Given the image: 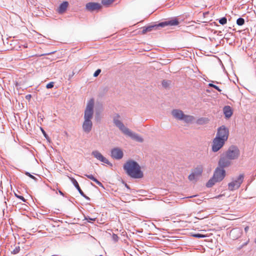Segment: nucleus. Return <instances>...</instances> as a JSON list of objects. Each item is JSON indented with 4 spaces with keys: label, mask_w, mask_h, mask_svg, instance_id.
Segmentation results:
<instances>
[{
    "label": "nucleus",
    "mask_w": 256,
    "mask_h": 256,
    "mask_svg": "<svg viewBox=\"0 0 256 256\" xmlns=\"http://www.w3.org/2000/svg\"><path fill=\"white\" fill-rule=\"evenodd\" d=\"M94 100L93 98H92L86 103L84 114V122L82 124V130L86 134L90 132L92 128V120L94 114Z\"/></svg>",
    "instance_id": "f257e3e1"
},
{
    "label": "nucleus",
    "mask_w": 256,
    "mask_h": 256,
    "mask_svg": "<svg viewBox=\"0 0 256 256\" xmlns=\"http://www.w3.org/2000/svg\"><path fill=\"white\" fill-rule=\"evenodd\" d=\"M113 123L119 130L125 135L130 136L132 139L142 142H143V138L135 132L131 131L129 128L126 127L122 121L121 117L120 114H114L112 118Z\"/></svg>",
    "instance_id": "f03ea898"
},
{
    "label": "nucleus",
    "mask_w": 256,
    "mask_h": 256,
    "mask_svg": "<svg viewBox=\"0 0 256 256\" xmlns=\"http://www.w3.org/2000/svg\"><path fill=\"white\" fill-rule=\"evenodd\" d=\"M124 168L127 174L134 178L143 177V173L140 170L139 164L135 161L129 160L124 164Z\"/></svg>",
    "instance_id": "7ed1b4c3"
},
{
    "label": "nucleus",
    "mask_w": 256,
    "mask_h": 256,
    "mask_svg": "<svg viewBox=\"0 0 256 256\" xmlns=\"http://www.w3.org/2000/svg\"><path fill=\"white\" fill-rule=\"evenodd\" d=\"M226 176V171L224 169L218 167L215 170L213 176L206 183V186L210 188L216 182L222 181Z\"/></svg>",
    "instance_id": "20e7f679"
},
{
    "label": "nucleus",
    "mask_w": 256,
    "mask_h": 256,
    "mask_svg": "<svg viewBox=\"0 0 256 256\" xmlns=\"http://www.w3.org/2000/svg\"><path fill=\"white\" fill-rule=\"evenodd\" d=\"M230 159L234 160L237 159L240 155V152L238 147L232 146L229 148L228 150L224 154Z\"/></svg>",
    "instance_id": "39448f33"
},
{
    "label": "nucleus",
    "mask_w": 256,
    "mask_h": 256,
    "mask_svg": "<svg viewBox=\"0 0 256 256\" xmlns=\"http://www.w3.org/2000/svg\"><path fill=\"white\" fill-rule=\"evenodd\" d=\"M203 166L198 165L192 170L191 174L188 176V180L190 181H196L201 176L203 172Z\"/></svg>",
    "instance_id": "423d86ee"
},
{
    "label": "nucleus",
    "mask_w": 256,
    "mask_h": 256,
    "mask_svg": "<svg viewBox=\"0 0 256 256\" xmlns=\"http://www.w3.org/2000/svg\"><path fill=\"white\" fill-rule=\"evenodd\" d=\"M244 178V175L243 174L239 175L236 179L232 180L231 182L228 184V190H234L238 188L243 182Z\"/></svg>",
    "instance_id": "0eeeda50"
},
{
    "label": "nucleus",
    "mask_w": 256,
    "mask_h": 256,
    "mask_svg": "<svg viewBox=\"0 0 256 256\" xmlns=\"http://www.w3.org/2000/svg\"><path fill=\"white\" fill-rule=\"evenodd\" d=\"M226 142L221 138L216 137L212 141V150L214 152H217L224 146Z\"/></svg>",
    "instance_id": "6e6552de"
},
{
    "label": "nucleus",
    "mask_w": 256,
    "mask_h": 256,
    "mask_svg": "<svg viewBox=\"0 0 256 256\" xmlns=\"http://www.w3.org/2000/svg\"><path fill=\"white\" fill-rule=\"evenodd\" d=\"M228 134L229 131L228 128L225 126H222L218 128L216 137H218L226 141L228 137Z\"/></svg>",
    "instance_id": "1a4fd4ad"
},
{
    "label": "nucleus",
    "mask_w": 256,
    "mask_h": 256,
    "mask_svg": "<svg viewBox=\"0 0 256 256\" xmlns=\"http://www.w3.org/2000/svg\"><path fill=\"white\" fill-rule=\"evenodd\" d=\"M231 159H230L226 156L223 154L218 162V167L224 168L231 164Z\"/></svg>",
    "instance_id": "9d476101"
},
{
    "label": "nucleus",
    "mask_w": 256,
    "mask_h": 256,
    "mask_svg": "<svg viewBox=\"0 0 256 256\" xmlns=\"http://www.w3.org/2000/svg\"><path fill=\"white\" fill-rule=\"evenodd\" d=\"M123 152L118 148H114L111 150V156L115 159L120 160L123 157Z\"/></svg>",
    "instance_id": "9b49d317"
},
{
    "label": "nucleus",
    "mask_w": 256,
    "mask_h": 256,
    "mask_svg": "<svg viewBox=\"0 0 256 256\" xmlns=\"http://www.w3.org/2000/svg\"><path fill=\"white\" fill-rule=\"evenodd\" d=\"M92 156H93L96 158L98 160H100L101 162L104 163L109 164L110 162L108 160H107L105 157H104L101 153H100L98 150H94L92 153Z\"/></svg>",
    "instance_id": "f8f14e48"
},
{
    "label": "nucleus",
    "mask_w": 256,
    "mask_h": 256,
    "mask_svg": "<svg viewBox=\"0 0 256 256\" xmlns=\"http://www.w3.org/2000/svg\"><path fill=\"white\" fill-rule=\"evenodd\" d=\"M102 6L100 4L97 2H88L86 4V8L90 11L98 10L101 8Z\"/></svg>",
    "instance_id": "ddd939ff"
},
{
    "label": "nucleus",
    "mask_w": 256,
    "mask_h": 256,
    "mask_svg": "<svg viewBox=\"0 0 256 256\" xmlns=\"http://www.w3.org/2000/svg\"><path fill=\"white\" fill-rule=\"evenodd\" d=\"M172 114L176 119L182 120L184 114L183 112L180 110L175 109L172 110Z\"/></svg>",
    "instance_id": "4468645a"
},
{
    "label": "nucleus",
    "mask_w": 256,
    "mask_h": 256,
    "mask_svg": "<svg viewBox=\"0 0 256 256\" xmlns=\"http://www.w3.org/2000/svg\"><path fill=\"white\" fill-rule=\"evenodd\" d=\"M178 22L176 19H174L168 21L160 22L158 24V26L164 27L166 26H176L178 24Z\"/></svg>",
    "instance_id": "2eb2a0df"
},
{
    "label": "nucleus",
    "mask_w": 256,
    "mask_h": 256,
    "mask_svg": "<svg viewBox=\"0 0 256 256\" xmlns=\"http://www.w3.org/2000/svg\"><path fill=\"white\" fill-rule=\"evenodd\" d=\"M223 110L224 114L226 118H230L232 116V112L231 108L230 106H225Z\"/></svg>",
    "instance_id": "dca6fc26"
},
{
    "label": "nucleus",
    "mask_w": 256,
    "mask_h": 256,
    "mask_svg": "<svg viewBox=\"0 0 256 256\" xmlns=\"http://www.w3.org/2000/svg\"><path fill=\"white\" fill-rule=\"evenodd\" d=\"M195 120V118L192 116L184 114L182 120L187 124H190L193 122Z\"/></svg>",
    "instance_id": "f3484780"
},
{
    "label": "nucleus",
    "mask_w": 256,
    "mask_h": 256,
    "mask_svg": "<svg viewBox=\"0 0 256 256\" xmlns=\"http://www.w3.org/2000/svg\"><path fill=\"white\" fill-rule=\"evenodd\" d=\"M209 120L206 118H200L196 121V124L199 125H203L208 123Z\"/></svg>",
    "instance_id": "a211bd4d"
},
{
    "label": "nucleus",
    "mask_w": 256,
    "mask_h": 256,
    "mask_svg": "<svg viewBox=\"0 0 256 256\" xmlns=\"http://www.w3.org/2000/svg\"><path fill=\"white\" fill-rule=\"evenodd\" d=\"M158 26H158H148L143 27L142 30V34H146L147 32H151L154 28Z\"/></svg>",
    "instance_id": "6ab92c4d"
},
{
    "label": "nucleus",
    "mask_w": 256,
    "mask_h": 256,
    "mask_svg": "<svg viewBox=\"0 0 256 256\" xmlns=\"http://www.w3.org/2000/svg\"><path fill=\"white\" fill-rule=\"evenodd\" d=\"M72 182L74 186L76 188L80 195H84V192L82 191V190L80 189L78 184V182L75 180L74 178H72Z\"/></svg>",
    "instance_id": "aec40b11"
},
{
    "label": "nucleus",
    "mask_w": 256,
    "mask_h": 256,
    "mask_svg": "<svg viewBox=\"0 0 256 256\" xmlns=\"http://www.w3.org/2000/svg\"><path fill=\"white\" fill-rule=\"evenodd\" d=\"M114 0H102V4L106 6H108L111 4Z\"/></svg>",
    "instance_id": "412c9836"
},
{
    "label": "nucleus",
    "mask_w": 256,
    "mask_h": 256,
    "mask_svg": "<svg viewBox=\"0 0 256 256\" xmlns=\"http://www.w3.org/2000/svg\"><path fill=\"white\" fill-rule=\"evenodd\" d=\"M244 23V20L243 18H240L236 20V24L238 26H242Z\"/></svg>",
    "instance_id": "4be33fe9"
},
{
    "label": "nucleus",
    "mask_w": 256,
    "mask_h": 256,
    "mask_svg": "<svg viewBox=\"0 0 256 256\" xmlns=\"http://www.w3.org/2000/svg\"><path fill=\"white\" fill-rule=\"evenodd\" d=\"M58 12L62 14L64 12V2L61 3L58 8Z\"/></svg>",
    "instance_id": "5701e85b"
},
{
    "label": "nucleus",
    "mask_w": 256,
    "mask_h": 256,
    "mask_svg": "<svg viewBox=\"0 0 256 256\" xmlns=\"http://www.w3.org/2000/svg\"><path fill=\"white\" fill-rule=\"evenodd\" d=\"M227 19L226 17H223L219 20V22L222 25H224L226 24Z\"/></svg>",
    "instance_id": "b1692460"
},
{
    "label": "nucleus",
    "mask_w": 256,
    "mask_h": 256,
    "mask_svg": "<svg viewBox=\"0 0 256 256\" xmlns=\"http://www.w3.org/2000/svg\"><path fill=\"white\" fill-rule=\"evenodd\" d=\"M192 236L194 237L197 238H206V235L200 234H194Z\"/></svg>",
    "instance_id": "393cba45"
},
{
    "label": "nucleus",
    "mask_w": 256,
    "mask_h": 256,
    "mask_svg": "<svg viewBox=\"0 0 256 256\" xmlns=\"http://www.w3.org/2000/svg\"><path fill=\"white\" fill-rule=\"evenodd\" d=\"M208 86L210 87H212V88H214L215 89L218 90V92H221L222 91V90L218 86H216V85H214V84H209Z\"/></svg>",
    "instance_id": "a878e982"
},
{
    "label": "nucleus",
    "mask_w": 256,
    "mask_h": 256,
    "mask_svg": "<svg viewBox=\"0 0 256 256\" xmlns=\"http://www.w3.org/2000/svg\"><path fill=\"white\" fill-rule=\"evenodd\" d=\"M85 176L94 182H95L96 180V178L92 174H85Z\"/></svg>",
    "instance_id": "bb28decb"
},
{
    "label": "nucleus",
    "mask_w": 256,
    "mask_h": 256,
    "mask_svg": "<svg viewBox=\"0 0 256 256\" xmlns=\"http://www.w3.org/2000/svg\"><path fill=\"white\" fill-rule=\"evenodd\" d=\"M170 83V82L169 81L164 80L162 82V85L164 87L166 88L169 86Z\"/></svg>",
    "instance_id": "cd10ccee"
},
{
    "label": "nucleus",
    "mask_w": 256,
    "mask_h": 256,
    "mask_svg": "<svg viewBox=\"0 0 256 256\" xmlns=\"http://www.w3.org/2000/svg\"><path fill=\"white\" fill-rule=\"evenodd\" d=\"M54 82H50L46 84V88H51L54 87Z\"/></svg>",
    "instance_id": "c85d7f7f"
},
{
    "label": "nucleus",
    "mask_w": 256,
    "mask_h": 256,
    "mask_svg": "<svg viewBox=\"0 0 256 256\" xmlns=\"http://www.w3.org/2000/svg\"><path fill=\"white\" fill-rule=\"evenodd\" d=\"M15 196L16 198H20V200H21L22 202H26V199L22 196H19V195H18L16 194H15Z\"/></svg>",
    "instance_id": "c756f323"
},
{
    "label": "nucleus",
    "mask_w": 256,
    "mask_h": 256,
    "mask_svg": "<svg viewBox=\"0 0 256 256\" xmlns=\"http://www.w3.org/2000/svg\"><path fill=\"white\" fill-rule=\"evenodd\" d=\"M101 72V70L100 69H98L94 73V77H96L97 76H98V74H100V72Z\"/></svg>",
    "instance_id": "7c9ffc66"
},
{
    "label": "nucleus",
    "mask_w": 256,
    "mask_h": 256,
    "mask_svg": "<svg viewBox=\"0 0 256 256\" xmlns=\"http://www.w3.org/2000/svg\"><path fill=\"white\" fill-rule=\"evenodd\" d=\"M20 251V247H18V248H16L15 249H14L13 250V251L12 252V253L13 254H16L17 253H18Z\"/></svg>",
    "instance_id": "2f4dec72"
},
{
    "label": "nucleus",
    "mask_w": 256,
    "mask_h": 256,
    "mask_svg": "<svg viewBox=\"0 0 256 256\" xmlns=\"http://www.w3.org/2000/svg\"><path fill=\"white\" fill-rule=\"evenodd\" d=\"M99 186H102V184L100 182L98 181L97 179L95 180V182Z\"/></svg>",
    "instance_id": "473e14b6"
},
{
    "label": "nucleus",
    "mask_w": 256,
    "mask_h": 256,
    "mask_svg": "<svg viewBox=\"0 0 256 256\" xmlns=\"http://www.w3.org/2000/svg\"><path fill=\"white\" fill-rule=\"evenodd\" d=\"M26 175L29 176L30 178H33V179H35V177L34 176H33L32 175L30 174L29 172H26Z\"/></svg>",
    "instance_id": "72a5a7b5"
},
{
    "label": "nucleus",
    "mask_w": 256,
    "mask_h": 256,
    "mask_svg": "<svg viewBox=\"0 0 256 256\" xmlns=\"http://www.w3.org/2000/svg\"><path fill=\"white\" fill-rule=\"evenodd\" d=\"M194 202L198 204H200L201 203L202 200L200 199H196L194 200Z\"/></svg>",
    "instance_id": "f704fd0d"
},
{
    "label": "nucleus",
    "mask_w": 256,
    "mask_h": 256,
    "mask_svg": "<svg viewBox=\"0 0 256 256\" xmlns=\"http://www.w3.org/2000/svg\"><path fill=\"white\" fill-rule=\"evenodd\" d=\"M112 238H113L114 240L115 241H116L118 240V236L116 234H114L112 236Z\"/></svg>",
    "instance_id": "c9c22d12"
},
{
    "label": "nucleus",
    "mask_w": 256,
    "mask_h": 256,
    "mask_svg": "<svg viewBox=\"0 0 256 256\" xmlns=\"http://www.w3.org/2000/svg\"><path fill=\"white\" fill-rule=\"evenodd\" d=\"M83 197H84L85 198H86V200H90V198L87 196L86 195L84 194V195H82Z\"/></svg>",
    "instance_id": "e433bc0d"
},
{
    "label": "nucleus",
    "mask_w": 256,
    "mask_h": 256,
    "mask_svg": "<svg viewBox=\"0 0 256 256\" xmlns=\"http://www.w3.org/2000/svg\"><path fill=\"white\" fill-rule=\"evenodd\" d=\"M30 98H31V95L30 94H28L26 96V100H29V99Z\"/></svg>",
    "instance_id": "4c0bfd02"
},
{
    "label": "nucleus",
    "mask_w": 256,
    "mask_h": 256,
    "mask_svg": "<svg viewBox=\"0 0 256 256\" xmlns=\"http://www.w3.org/2000/svg\"><path fill=\"white\" fill-rule=\"evenodd\" d=\"M68 2L65 1V10L68 7Z\"/></svg>",
    "instance_id": "58836bf2"
},
{
    "label": "nucleus",
    "mask_w": 256,
    "mask_h": 256,
    "mask_svg": "<svg viewBox=\"0 0 256 256\" xmlns=\"http://www.w3.org/2000/svg\"><path fill=\"white\" fill-rule=\"evenodd\" d=\"M59 192H60V194L61 195H62V196H64V192H62L60 190H59Z\"/></svg>",
    "instance_id": "ea45409f"
},
{
    "label": "nucleus",
    "mask_w": 256,
    "mask_h": 256,
    "mask_svg": "<svg viewBox=\"0 0 256 256\" xmlns=\"http://www.w3.org/2000/svg\"><path fill=\"white\" fill-rule=\"evenodd\" d=\"M41 130H42V133L44 134L46 136V134L45 132L42 128H41Z\"/></svg>",
    "instance_id": "a19ab883"
},
{
    "label": "nucleus",
    "mask_w": 256,
    "mask_h": 256,
    "mask_svg": "<svg viewBox=\"0 0 256 256\" xmlns=\"http://www.w3.org/2000/svg\"><path fill=\"white\" fill-rule=\"evenodd\" d=\"M24 46V48H26L28 47L27 44H24V45L22 46Z\"/></svg>",
    "instance_id": "79ce46f5"
},
{
    "label": "nucleus",
    "mask_w": 256,
    "mask_h": 256,
    "mask_svg": "<svg viewBox=\"0 0 256 256\" xmlns=\"http://www.w3.org/2000/svg\"><path fill=\"white\" fill-rule=\"evenodd\" d=\"M248 227H246V228H245L244 230L246 231L248 230Z\"/></svg>",
    "instance_id": "37998d69"
}]
</instances>
